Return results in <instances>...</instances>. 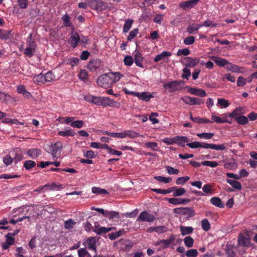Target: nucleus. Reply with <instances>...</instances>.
Masks as SVG:
<instances>
[{
	"instance_id": "obj_44",
	"label": "nucleus",
	"mask_w": 257,
	"mask_h": 257,
	"mask_svg": "<svg viewBox=\"0 0 257 257\" xmlns=\"http://www.w3.org/2000/svg\"><path fill=\"white\" fill-rule=\"evenodd\" d=\"M186 190L184 188H179L175 189L173 192V196L174 197L180 196L183 195L186 192Z\"/></svg>"
},
{
	"instance_id": "obj_51",
	"label": "nucleus",
	"mask_w": 257,
	"mask_h": 257,
	"mask_svg": "<svg viewBox=\"0 0 257 257\" xmlns=\"http://www.w3.org/2000/svg\"><path fill=\"white\" fill-rule=\"evenodd\" d=\"M44 78L45 79L46 82H49L54 80L55 76L51 71H49L45 74Z\"/></svg>"
},
{
	"instance_id": "obj_46",
	"label": "nucleus",
	"mask_w": 257,
	"mask_h": 257,
	"mask_svg": "<svg viewBox=\"0 0 257 257\" xmlns=\"http://www.w3.org/2000/svg\"><path fill=\"white\" fill-rule=\"evenodd\" d=\"M201 227L202 228L206 231H207L210 229V224L207 219H205L201 221Z\"/></svg>"
},
{
	"instance_id": "obj_31",
	"label": "nucleus",
	"mask_w": 257,
	"mask_h": 257,
	"mask_svg": "<svg viewBox=\"0 0 257 257\" xmlns=\"http://www.w3.org/2000/svg\"><path fill=\"white\" fill-rule=\"evenodd\" d=\"M172 54L171 52L167 51H163L160 54L156 56L154 59V62H157L161 60L162 59L171 56Z\"/></svg>"
},
{
	"instance_id": "obj_58",
	"label": "nucleus",
	"mask_w": 257,
	"mask_h": 257,
	"mask_svg": "<svg viewBox=\"0 0 257 257\" xmlns=\"http://www.w3.org/2000/svg\"><path fill=\"white\" fill-rule=\"evenodd\" d=\"M138 32H139V30L137 28L131 31L130 32L128 36H127V40L130 41H131L133 39H134L137 36Z\"/></svg>"
},
{
	"instance_id": "obj_11",
	"label": "nucleus",
	"mask_w": 257,
	"mask_h": 257,
	"mask_svg": "<svg viewBox=\"0 0 257 257\" xmlns=\"http://www.w3.org/2000/svg\"><path fill=\"white\" fill-rule=\"evenodd\" d=\"M167 199L169 203L175 205H178L180 204L185 205L190 202V200L187 198L183 199L180 198H167Z\"/></svg>"
},
{
	"instance_id": "obj_2",
	"label": "nucleus",
	"mask_w": 257,
	"mask_h": 257,
	"mask_svg": "<svg viewBox=\"0 0 257 257\" xmlns=\"http://www.w3.org/2000/svg\"><path fill=\"white\" fill-rule=\"evenodd\" d=\"M184 85V81L182 80L172 81L163 85L164 88L168 90L169 92H173L181 89Z\"/></svg>"
},
{
	"instance_id": "obj_28",
	"label": "nucleus",
	"mask_w": 257,
	"mask_h": 257,
	"mask_svg": "<svg viewBox=\"0 0 257 257\" xmlns=\"http://www.w3.org/2000/svg\"><path fill=\"white\" fill-rule=\"evenodd\" d=\"M12 36L11 31H6L0 29V39L7 40Z\"/></svg>"
},
{
	"instance_id": "obj_36",
	"label": "nucleus",
	"mask_w": 257,
	"mask_h": 257,
	"mask_svg": "<svg viewBox=\"0 0 257 257\" xmlns=\"http://www.w3.org/2000/svg\"><path fill=\"white\" fill-rule=\"evenodd\" d=\"M174 140L175 143L178 144H180L182 143H186L189 142L188 138L184 136H177L174 137Z\"/></svg>"
},
{
	"instance_id": "obj_10",
	"label": "nucleus",
	"mask_w": 257,
	"mask_h": 257,
	"mask_svg": "<svg viewBox=\"0 0 257 257\" xmlns=\"http://www.w3.org/2000/svg\"><path fill=\"white\" fill-rule=\"evenodd\" d=\"M250 241V238L247 234L239 233L238 236V243L242 246H248Z\"/></svg>"
},
{
	"instance_id": "obj_62",
	"label": "nucleus",
	"mask_w": 257,
	"mask_h": 257,
	"mask_svg": "<svg viewBox=\"0 0 257 257\" xmlns=\"http://www.w3.org/2000/svg\"><path fill=\"white\" fill-rule=\"evenodd\" d=\"M88 77V72L86 70H81L79 74V78L82 80H86Z\"/></svg>"
},
{
	"instance_id": "obj_1",
	"label": "nucleus",
	"mask_w": 257,
	"mask_h": 257,
	"mask_svg": "<svg viewBox=\"0 0 257 257\" xmlns=\"http://www.w3.org/2000/svg\"><path fill=\"white\" fill-rule=\"evenodd\" d=\"M113 77V74L110 72L100 76L97 80V85L104 88L109 87L114 83Z\"/></svg>"
},
{
	"instance_id": "obj_54",
	"label": "nucleus",
	"mask_w": 257,
	"mask_h": 257,
	"mask_svg": "<svg viewBox=\"0 0 257 257\" xmlns=\"http://www.w3.org/2000/svg\"><path fill=\"white\" fill-rule=\"evenodd\" d=\"M201 25L202 27L204 26L206 27L215 28L217 26V24L213 22L211 20H207V21H205Z\"/></svg>"
},
{
	"instance_id": "obj_53",
	"label": "nucleus",
	"mask_w": 257,
	"mask_h": 257,
	"mask_svg": "<svg viewBox=\"0 0 257 257\" xmlns=\"http://www.w3.org/2000/svg\"><path fill=\"white\" fill-rule=\"evenodd\" d=\"M124 64L126 66H131L134 62L133 58L129 55H126L123 59Z\"/></svg>"
},
{
	"instance_id": "obj_16",
	"label": "nucleus",
	"mask_w": 257,
	"mask_h": 257,
	"mask_svg": "<svg viewBox=\"0 0 257 257\" xmlns=\"http://www.w3.org/2000/svg\"><path fill=\"white\" fill-rule=\"evenodd\" d=\"M27 154L31 158L35 159L41 155V151L37 148L31 149L27 151Z\"/></svg>"
},
{
	"instance_id": "obj_7",
	"label": "nucleus",
	"mask_w": 257,
	"mask_h": 257,
	"mask_svg": "<svg viewBox=\"0 0 257 257\" xmlns=\"http://www.w3.org/2000/svg\"><path fill=\"white\" fill-rule=\"evenodd\" d=\"M155 219V217L154 215L151 214L147 212V211H143L141 212L137 218V221H139L140 220L143 221H147V222H153L154 221Z\"/></svg>"
},
{
	"instance_id": "obj_21",
	"label": "nucleus",
	"mask_w": 257,
	"mask_h": 257,
	"mask_svg": "<svg viewBox=\"0 0 257 257\" xmlns=\"http://www.w3.org/2000/svg\"><path fill=\"white\" fill-rule=\"evenodd\" d=\"M212 60L217 65L220 67H223L229 64V62L227 60L218 57H213Z\"/></svg>"
},
{
	"instance_id": "obj_30",
	"label": "nucleus",
	"mask_w": 257,
	"mask_h": 257,
	"mask_svg": "<svg viewBox=\"0 0 257 257\" xmlns=\"http://www.w3.org/2000/svg\"><path fill=\"white\" fill-rule=\"evenodd\" d=\"M202 27V25H198L197 24H192L190 25H189L187 29V32L189 34H193L194 31H197L199 30L200 28Z\"/></svg>"
},
{
	"instance_id": "obj_13",
	"label": "nucleus",
	"mask_w": 257,
	"mask_h": 257,
	"mask_svg": "<svg viewBox=\"0 0 257 257\" xmlns=\"http://www.w3.org/2000/svg\"><path fill=\"white\" fill-rule=\"evenodd\" d=\"M101 64V61L100 60L98 59H93L89 62L87 68L89 70L94 71L100 67Z\"/></svg>"
},
{
	"instance_id": "obj_38",
	"label": "nucleus",
	"mask_w": 257,
	"mask_h": 257,
	"mask_svg": "<svg viewBox=\"0 0 257 257\" xmlns=\"http://www.w3.org/2000/svg\"><path fill=\"white\" fill-rule=\"evenodd\" d=\"M133 23V20L132 19H128L125 22L123 27V33H127L130 30V28L132 27Z\"/></svg>"
},
{
	"instance_id": "obj_25",
	"label": "nucleus",
	"mask_w": 257,
	"mask_h": 257,
	"mask_svg": "<svg viewBox=\"0 0 257 257\" xmlns=\"http://www.w3.org/2000/svg\"><path fill=\"white\" fill-rule=\"evenodd\" d=\"M44 77L45 74L42 73L39 74L33 77V81L37 84H39L40 83L44 84L46 82Z\"/></svg>"
},
{
	"instance_id": "obj_5",
	"label": "nucleus",
	"mask_w": 257,
	"mask_h": 257,
	"mask_svg": "<svg viewBox=\"0 0 257 257\" xmlns=\"http://www.w3.org/2000/svg\"><path fill=\"white\" fill-rule=\"evenodd\" d=\"M181 100L186 104L189 105H200L204 103V101L199 98L191 97L188 96L182 97Z\"/></svg>"
},
{
	"instance_id": "obj_6",
	"label": "nucleus",
	"mask_w": 257,
	"mask_h": 257,
	"mask_svg": "<svg viewBox=\"0 0 257 257\" xmlns=\"http://www.w3.org/2000/svg\"><path fill=\"white\" fill-rule=\"evenodd\" d=\"M200 0H188L183 2L179 4V7L184 10L187 11L196 6Z\"/></svg>"
},
{
	"instance_id": "obj_61",
	"label": "nucleus",
	"mask_w": 257,
	"mask_h": 257,
	"mask_svg": "<svg viewBox=\"0 0 257 257\" xmlns=\"http://www.w3.org/2000/svg\"><path fill=\"white\" fill-rule=\"evenodd\" d=\"M83 156L85 157L92 159L95 158L96 156V155L94 151L89 150L84 152Z\"/></svg>"
},
{
	"instance_id": "obj_64",
	"label": "nucleus",
	"mask_w": 257,
	"mask_h": 257,
	"mask_svg": "<svg viewBox=\"0 0 257 257\" xmlns=\"http://www.w3.org/2000/svg\"><path fill=\"white\" fill-rule=\"evenodd\" d=\"M78 253L79 257H84L86 255L90 257V254L85 248H80L78 250Z\"/></svg>"
},
{
	"instance_id": "obj_26",
	"label": "nucleus",
	"mask_w": 257,
	"mask_h": 257,
	"mask_svg": "<svg viewBox=\"0 0 257 257\" xmlns=\"http://www.w3.org/2000/svg\"><path fill=\"white\" fill-rule=\"evenodd\" d=\"M210 202L212 204L218 207L223 208L224 207V204L222 203L221 200L219 197H215L211 198Z\"/></svg>"
},
{
	"instance_id": "obj_23",
	"label": "nucleus",
	"mask_w": 257,
	"mask_h": 257,
	"mask_svg": "<svg viewBox=\"0 0 257 257\" xmlns=\"http://www.w3.org/2000/svg\"><path fill=\"white\" fill-rule=\"evenodd\" d=\"M206 149H211L217 151H223L225 149V145L222 144L220 145L209 144L207 143Z\"/></svg>"
},
{
	"instance_id": "obj_49",
	"label": "nucleus",
	"mask_w": 257,
	"mask_h": 257,
	"mask_svg": "<svg viewBox=\"0 0 257 257\" xmlns=\"http://www.w3.org/2000/svg\"><path fill=\"white\" fill-rule=\"evenodd\" d=\"M198 254L196 249H191L186 252V255L187 257H196Z\"/></svg>"
},
{
	"instance_id": "obj_59",
	"label": "nucleus",
	"mask_w": 257,
	"mask_h": 257,
	"mask_svg": "<svg viewBox=\"0 0 257 257\" xmlns=\"http://www.w3.org/2000/svg\"><path fill=\"white\" fill-rule=\"evenodd\" d=\"M13 161V158L11 154L8 155L3 158V161L7 166L11 165Z\"/></svg>"
},
{
	"instance_id": "obj_24",
	"label": "nucleus",
	"mask_w": 257,
	"mask_h": 257,
	"mask_svg": "<svg viewBox=\"0 0 257 257\" xmlns=\"http://www.w3.org/2000/svg\"><path fill=\"white\" fill-rule=\"evenodd\" d=\"M140 99L148 101L153 97L152 94H150L148 92H144L142 93L139 92V95L137 96Z\"/></svg>"
},
{
	"instance_id": "obj_33",
	"label": "nucleus",
	"mask_w": 257,
	"mask_h": 257,
	"mask_svg": "<svg viewBox=\"0 0 257 257\" xmlns=\"http://www.w3.org/2000/svg\"><path fill=\"white\" fill-rule=\"evenodd\" d=\"M88 247L89 249L95 250L96 249V239L95 237H89L87 240Z\"/></svg>"
},
{
	"instance_id": "obj_39",
	"label": "nucleus",
	"mask_w": 257,
	"mask_h": 257,
	"mask_svg": "<svg viewBox=\"0 0 257 257\" xmlns=\"http://www.w3.org/2000/svg\"><path fill=\"white\" fill-rule=\"evenodd\" d=\"M92 192L93 193L96 194H107L108 193L106 190L96 187H92Z\"/></svg>"
},
{
	"instance_id": "obj_48",
	"label": "nucleus",
	"mask_w": 257,
	"mask_h": 257,
	"mask_svg": "<svg viewBox=\"0 0 257 257\" xmlns=\"http://www.w3.org/2000/svg\"><path fill=\"white\" fill-rule=\"evenodd\" d=\"M197 136L200 138H204L205 139H210L214 136V134L212 133H204L201 134H197Z\"/></svg>"
},
{
	"instance_id": "obj_15",
	"label": "nucleus",
	"mask_w": 257,
	"mask_h": 257,
	"mask_svg": "<svg viewBox=\"0 0 257 257\" xmlns=\"http://www.w3.org/2000/svg\"><path fill=\"white\" fill-rule=\"evenodd\" d=\"M188 91L192 94H194L200 97H205L206 96L205 91L201 89L189 87Z\"/></svg>"
},
{
	"instance_id": "obj_37",
	"label": "nucleus",
	"mask_w": 257,
	"mask_h": 257,
	"mask_svg": "<svg viewBox=\"0 0 257 257\" xmlns=\"http://www.w3.org/2000/svg\"><path fill=\"white\" fill-rule=\"evenodd\" d=\"M75 224L76 222L72 219H69L64 222V227L66 229H71Z\"/></svg>"
},
{
	"instance_id": "obj_40",
	"label": "nucleus",
	"mask_w": 257,
	"mask_h": 257,
	"mask_svg": "<svg viewBox=\"0 0 257 257\" xmlns=\"http://www.w3.org/2000/svg\"><path fill=\"white\" fill-rule=\"evenodd\" d=\"M36 166V163L34 161L27 160L24 162V167L26 170H30Z\"/></svg>"
},
{
	"instance_id": "obj_9",
	"label": "nucleus",
	"mask_w": 257,
	"mask_h": 257,
	"mask_svg": "<svg viewBox=\"0 0 257 257\" xmlns=\"http://www.w3.org/2000/svg\"><path fill=\"white\" fill-rule=\"evenodd\" d=\"M68 42L71 46L75 48L77 46L79 42H80V37L77 32L72 31Z\"/></svg>"
},
{
	"instance_id": "obj_60",
	"label": "nucleus",
	"mask_w": 257,
	"mask_h": 257,
	"mask_svg": "<svg viewBox=\"0 0 257 257\" xmlns=\"http://www.w3.org/2000/svg\"><path fill=\"white\" fill-rule=\"evenodd\" d=\"M195 42V38L193 36H189L184 39V43L186 45L193 44Z\"/></svg>"
},
{
	"instance_id": "obj_20",
	"label": "nucleus",
	"mask_w": 257,
	"mask_h": 257,
	"mask_svg": "<svg viewBox=\"0 0 257 257\" xmlns=\"http://www.w3.org/2000/svg\"><path fill=\"white\" fill-rule=\"evenodd\" d=\"M207 143H200L199 142H193L187 144V146L191 149H196L198 148H203L206 149Z\"/></svg>"
},
{
	"instance_id": "obj_63",
	"label": "nucleus",
	"mask_w": 257,
	"mask_h": 257,
	"mask_svg": "<svg viewBox=\"0 0 257 257\" xmlns=\"http://www.w3.org/2000/svg\"><path fill=\"white\" fill-rule=\"evenodd\" d=\"M190 75L191 71L188 68H185L183 69V74L181 76L183 78L188 79Z\"/></svg>"
},
{
	"instance_id": "obj_27",
	"label": "nucleus",
	"mask_w": 257,
	"mask_h": 257,
	"mask_svg": "<svg viewBox=\"0 0 257 257\" xmlns=\"http://www.w3.org/2000/svg\"><path fill=\"white\" fill-rule=\"evenodd\" d=\"M226 182L230 184L233 188L237 190H241L242 188L240 182L235 180L227 179Z\"/></svg>"
},
{
	"instance_id": "obj_56",
	"label": "nucleus",
	"mask_w": 257,
	"mask_h": 257,
	"mask_svg": "<svg viewBox=\"0 0 257 257\" xmlns=\"http://www.w3.org/2000/svg\"><path fill=\"white\" fill-rule=\"evenodd\" d=\"M190 179L188 176L179 177L176 180V184L177 185H182L185 184Z\"/></svg>"
},
{
	"instance_id": "obj_42",
	"label": "nucleus",
	"mask_w": 257,
	"mask_h": 257,
	"mask_svg": "<svg viewBox=\"0 0 257 257\" xmlns=\"http://www.w3.org/2000/svg\"><path fill=\"white\" fill-rule=\"evenodd\" d=\"M184 242L187 247H191L193 245L194 240L191 236H187L184 238Z\"/></svg>"
},
{
	"instance_id": "obj_52",
	"label": "nucleus",
	"mask_w": 257,
	"mask_h": 257,
	"mask_svg": "<svg viewBox=\"0 0 257 257\" xmlns=\"http://www.w3.org/2000/svg\"><path fill=\"white\" fill-rule=\"evenodd\" d=\"M11 98V96L10 95L0 91V100L7 102L10 100Z\"/></svg>"
},
{
	"instance_id": "obj_17",
	"label": "nucleus",
	"mask_w": 257,
	"mask_h": 257,
	"mask_svg": "<svg viewBox=\"0 0 257 257\" xmlns=\"http://www.w3.org/2000/svg\"><path fill=\"white\" fill-rule=\"evenodd\" d=\"M11 154L15 163H17L23 159V155L18 149H16L14 151L12 152Z\"/></svg>"
},
{
	"instance_id": "obj_43",
	"label": "nucleus",
	"mask_w": 257,
	"mask_h": 257,
	"mask_svg": "<svg viewBox=\"0 0 257 257\" xmlns=\"http://www.w3.org/2000/svg\"><path fill=\"white\" fill-rule=\"evenodd\" d=\"M124 138L126 136H128L132 139L137 138L140 136L138 133L131 130L124 131Z\"/></svg>"
},
{
	"instance_id": "obj_12",
	"label": "nucleus",
	"mask_w": 257,
	"mask_h": 257,
	"mask_svg": "<svg viewBox=\"0 0 257 257\" xmlns=\"http://www.w3.org/2000/svg\"><path fill=\"white\" fill-rule=\"evenodd\" d=\"M175 240L174 235H171L169 239H162L157 241L155 245H161V247L163 248H166L169 246L170 244L174 242Z\"/></svg>"
},
{
	"instance_id": "obj_18",
	"label": "nucleus",
	"mask_w": 257,
	"mask_h": 257,
	"mask_svg": "<svg viewBox=\"0 0 257 257\" xmlns=\"http://www.w3.org/2000/svg\"><path fill=\"white\" fill-rule=\"evenodd\" d=\"M182 215L189 218L195 215V211L191 207H182Z\"/></svg>"
},
{
	"instance_id": "obj_29",
	"label": "nucleus",
	"mask_w": 257,
	"mask_h": 257,
	"mask_svg": "<svg viewBox=\"0 0 257 257\" xmlns=\"http://www.w3.org/2000/svg\"><path fill=\"white\" fill-rule=\"evenodd\" d=\"M180 231L182 235L190 234L192 233L193 228L191 226H180Z\"/></svg>"
},
{
	"instance_id": "obj_45",
	"label": "nucleus",
	"mask_w": 257,
	"mask_h": 257,
	"mask_svg": "<svg viewBox=\"0 0 257 257\" xmlns=\"http://www.w3.org/2000/svg\"><path fill=\"white\" fill-rule=\"evenodd\" d=\"M124 232L123 230H119L115 232L111 233L108 234V237L111 240H114L118 237L122 235Z\"/></svg>"
},
{
	"instance_id": "obj_19",
	"label": "nucleus",
	"mask_w": 257,
	"mask_h": 257,
	"mask_svg": "<svg viewBox=\"0 0 257 257\" xmlns=\"http://www.w3.org/2000/svg\"><path fill=\"white\" fill-rule=\"evenodd\" d=\"M112 230V227H100L99 225L95 226V229L93 230V231L95 232L97 234H101L103 233H106L111 230Z\"/></svg>"
},
{
	"instance_id": "obj_8",
	"label": "nucleus",
	"mask_w": 257,
	"mask_h": 257,
	"mask_svg": "<svg viewBox=\"0 0 257 257\" xmlns=\"http://www.w3.org/2000/svg\"><path fill=\"white\" fill-rule=\"evenodd\" d=\"M91 9L95 10H102L103 2L101 0H85Z\"/></svg>"
},
{
	"instance_id": "obj_50",
	"label": "nucleus",
	"mask_w": 257,
	"mask_h": 257,
	"mask_svg": "<svg viewBox=\"0 0 257 257\" xmlns=\"http://www.w3.org/2000/svg\"><path fill=\"white\" fill-rule=\"evenodd\" d=\"M83 124L84 122L83 120H75L72 122L70 125L73 127L80 128L82 127Z\"/></svg>"
},
{
	"instance_id": "obj_22",
	"label": "nucleus",
	"mask_w": 257,
	"mask_h": 257,
	"mask_svg": "<svg viewBox=\"0 0 257 257\" xmlns=\"http://www.w3.org/2000/svg\"><path fill=\"white\" fill-rule=\"evenodd\" d=\"M58 134L63 137H73L76 135V133L74 132L70 127H69L65 131L58 132Z\"/></svg>"
},
{
	"instance_id": "obj_32",
	"label": "nucleus",
	"mask_w": 257,
	"mask_h": 257,
	"mask_svg": "<svg viewBox=\"0 0 257 257\" xmlns=\"http://www.w3.org/2000/svg\"><path fill=\"white\" fill-rule=\"evenodd\" d=\"M105 217L108 218L109 219H118L119 218V213L116 211H107Z\"/></svg>"
},
{
	"instance_id": "obj_47",
	"label": "nucleus",
	"mask_w": 257,
	"mask_h": 257,
	"mask_svg": "<svg viewBox=\"0 0 257 257\" xmlns=\"http://www.w3.org/2000/svg\"><path fill=\"white\" fill-rule=\"evenodd\" d=\"M154 178L160 182H164L165 183H169L171 180L172 179L170 177H165L163 176H155Z\"/></svg>"
},
{
	"instance_id": "obj_57",
	"label": "nucleus",
	"mask_w": 257,
	"mask_h": 257,
	"mask_svg": "<svg viewBox=\"0 0 257 257\" xmlns=\"http://www.w3.org/2000/svg\"><path fill=\"white\" fill-rule=\"evenodd\" d=\"M204 166H209L210 167H216L218 166V163L215 161H204L201 163Z\"/></svg>"
},
{
	"instance_id": "obj_4",
	"label": "nucleus",
	"mask_w": 257,
	"mask_h": 257,
	"mask_svg": "<svg viewBox=\"0 0 257 257\" xmlns=\"http://www.w3.org/2000/svg\"><path fill=\"white\" fill-rule=\"evenodd\" d=\"M101 105L118 108L120 106V103L109 97H103L101 99Z\"/></svg>"
},
{
	"instance_id": "obj_34",
	"label": "nucleus",
	"mask_w": 257,
	"mask_h": 257,
	"mask_svg": "<svg viewBox=\"0 0 257 257\" xmlns=\"http://www.w3.org/2000/svg\"><path fill=\"white\" fill-rule=\"evenodd\" d=\"M135 62L136 64L140 67H143V66L141 62L143 60V57L142 54L140 52H137L134 57Z\"/></svg>"
},
{
	"instance_id": "obj_3",
	"label": "nucleus",
	"mask_w": 257,
	"mask_h": 257,
	"mask_svg": "<svg viewBox=\"0 0 257 257\" xmlns=\"http://www.w3.org/2000/svg\"><path fill=\"white\" fill-rule=\"evenodd\" d=\"M63 144L60 142L52 144L49 146V151L48 152L51 153L54 158H57V154L61 150Z\"/></svg>"
},
{
	"instance_id": "obj_35",
	"label": "nucleus",
	"mask_w": 257,
	"mask_h": 257,
	"mask_svg": "<svg viewBox=\"0 0 257 257\" xmlns=\"http://www.w3.org/2000/svg\"><path fill=\"white\" fill-rule=\"evenodd\" d=\"M235 120L239 123L242 125L246 124L248 123V118L244 115H240L236 117Z\"/></svg>"
},
{
	"instance_id": "obj_41",
	"label": "nucleus",
	"mask_w": 257,
	"mask_h": 257,
	"mask_svg": "<svg viewBox=\"0 0 257 257\" xmlns=\"http://www.w3.org/2000/svg\"><path fill=\"white\" fill-rule=\"evenodd\" d=\"M62 20L63 21V25L65 27H68L71 26V23L70 22V18L68 14L64 15L62 18Z\"/></svg>"
},
{
	"instance_id": "obj_55",
	"label": "nucleus",
	"mask_w": 257,
	"mask_h": 257,
	"mask_svg": "<svg viewBox=\"0 0 257 257\" xmlns=\"http://www.w3.org/2000/svg\"><path fill=\"white\" fill-rule=\"evenodd\" d=\"M195 122L198 123H213V121H211L207 118H201L200 117H196Z\"/></svg>"
},
{
	"instance_id": "obj_14",
	"label": "nucleus",
	"mask_w": 257,
	"mask_h": 257,
	"mask_svg": "<svg viewBox=\"0 0 257 257\" xmlns=\"http://www.w3.org/2000/svg\"><path fill=\"white\" fill-rule=\"evenodd\" d=\"M199 62L198 58L192 59L189 57H186L184 59V64L187 67H193L198 64Z\"/></svg>"
}]
</instances>
